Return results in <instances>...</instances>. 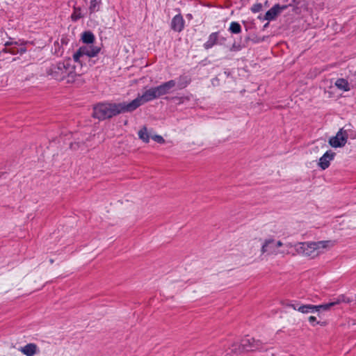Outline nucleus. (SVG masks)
Wrapping results in <instances>:
<instances>
[{"label": "nucleus", "instance_id": "1", "mask_svg": "<svg viewBox=\"0 0 356 356\" xmlns=\"http://www.w3.org/2000/svg\"><path fill=\"white\" fill-rule=\"evenodd\" d=\"M138 101L120 103H100L94 107L93 117L99 120L111 118L121 113H131L137 109Z\"/></svg>", "mask_w": 356, "mask_h": 356}, {"label": "nucleus", "instance_id": "2", "mask_svg": "<svg viewBox=\"0 0 356 356\" xmlns=\"http://www.w3.org/2000/svg\"><path fill=\"white\" fill-rule=\"evenodd\" d=\"M46 73L52 79L58 81L66 80L67 83H74L78 76L70 58L52 63L47 67Z\"/></svg>", "mask_w": 356, "mask_h": 356}, {"label": "nucleus", "instance_id": "3", "mask_svg": "<svg viewBox=\"0 0 356 356\" xmlns=\"http://www.w3.org/2000/svg\"><path fill=\"white\" fill-rule=\"evenodd\" d=\"M175 86L176 81L175 80H170L156 87L145 90L142 95L134 99V101H138L137 108L146 102L168 94L170 90Z\"/></svg>", "mask_w": 356, "mask_h": 356}, {"label": "nucleus", "instance_id": "4", "mask_svg": "<svg viewBox=\"0 0 356 356\" xmlns=\"http://www.w3.org/2000/svg\"><path fill=\"white\" fill-rule=\"evenodd\" d=\"M330 245H333V243L331 241H321L317 242L298 243L294 245V247L298 254L314 258L320 254L321 250L327 248Z\"/></svg>", "mask_w": 356, "mask_h": 356}, {"label": "nucleus", "instance_id": "5", "mask_svg": "<svg viewBox=\"0 0 356 356\" xmlns=\"http://www.w3.org/2000/svg\"><path fill=\"white\" fill-rule=\"evenodd\" d=\"M262 346L259 340H255L253 337H245L241 341L240 344L234 343L230 348L232 353H241L243 351H254L261 350Z\"/></svg>", "mask_w": 356, "mask_h": 356}, {"label": "nucleus", "instance_id": "6", "mask_svg": "<svg viewBox=\"0 0 356 356\" xmlns=\"http://www.w3.org/2000/svg\"><path fill=\"white\" fill-rule=\"evenodd\" d=\"M101 51V47L93 44L80 47L73 54L74 62L81 64L85 60L83 58H92L96 56Z\"/></svg>", "mask_w": 356, "mask_h": 356}, {"label": "nucleus", "instance_id": "7", "mask_svg": "<svg viewBox=\"0 0 356 356\" xmlns=\"http://www.w3.org/2000/svg\"><path fill=\"white\" fill-rule=\"evenodd\" d=\"M289 3L285 5L275 4L271 8H270L265 14L264 19L268 21H272L275 19L277 16L280 14L282 11L285 10L289 6H293V10L296 11L298 9V7H295L300 3V0H288Z\"/></svg>", "mask_w": 356, "mask_h": 356}, {"label": "nucleus", "instance_id": "8", "mask_svg": "<svg viewBox=\"0 0 356 356\" xmlns=\"http://www.w3.org/2000/svg\"><path fill=\"white\" fill-rule=\"evenodd\" d=\"M29 42L23 40H19L17 41H8L5 43V48L2 50V52L10 53L13 55L17 54H23L26 52L27 49L26 44H29Z\"/></svg>", "mask_w": 356, "mask_h": 356}, {"label": "nucleus", "instance_id": "9", "mask_svg": "<svg viewBox=\"0 0 356 356\" xmlns=\"http://www.w3.org/2000/svg\"><path fill=\"white\" fill-rule=\"evenodd\" d=\"M348 140V134L346 131H343L341 129L336 134L335 136H333L330 138L329 144L334 147H342L347 143Z\"/></svg>", "mask_w": 356, "mask_h": 356}, {"label": "nucleus", "instance_id": "10", "mask_svg": "<svg viewBox=\"0 0 356 356\" xmlns=\"http://www.w3.org/2000/svg\"><path fill=\"white\" fill-rule=\"evenodd\" d=\"M184 26L185 20L180 13L173 17L170 23V28L172 31L180 33L184 30Z\"/></svg>", "mask_w": 356, "mask_h": 356}, {"label": "nucleus", "instance_id": "11", "mask_svg": "<svg viewBox=\"0 0 356 356\" xmlns=\"http://www.w3.org/2000/svg\"><path fill=\"white\" fill-rule=\"evenodd\" d=\"M335 153L331 150L327 151L319 159L318 165L322 170L327 169L330 164V161L334 158Z\"/></svg>", "mask_w": 356, "mask_h": 356}, {"label": "nucleus", "instance_id": "12", "mask_svg": "<svg viewBox=\"0 0 356 356\" xmlns=\"http://www.w3.org/2000/svg\"><path fill=\"white\" fill-rule=\"evenodd\" d=\"M220 39V32H213L211 33L208 38L207 41L203 44L205 49H209L216 44H222V41H218Z\"/></svg>", "mask_w": 356, "mask_h": 356}, {"label": "nucleus", "instance_id": "13", "mask_svg": "<svg viewBox=\"0 0 356 356\" xmlns=\"http://www.w3.org/2000/svg\"><path fill=\"white\" fill-rule=\"evenodd\" d=\"M275 240L270 238L265 241L262 247H261V252L265 253L268 252L269 254H277L278 251L275 250Z\"/></svg>", "mask_w": 356, "mask_h": 356}, {"label": "nucleus", "instance_id": "14", "mask_svg": "<svg viewBox=\"0 0 356 356\" xmlns=\"http://www.w3.org/2000/svg\"><path fill=\"white\" fill-rule=\"evenodd\" d=\"M37 345L35 343H28L20 348V351L26 356H33L37 351Z\"/></svg>", "mask_w": 356, "mask_h": 356}, {"label": "nucleus", "instance_id": "15", "mask_svg": "<svg viewBox=\"0 0 356 356\" xmlns=\"http://www.w3.org/2000/svg\"><path fill=\"white\" fill-rule=\"evenodd\" d=\"M82 42L86 44H92L95 40L94 34L91 31H84L81 36Z\"/></svg>", "mask_w": 356, "mask_h": 356}, {"label": "nucleus", "instance_id": "16", "mask_svg": "<svg viewBox=\"0 0 356 356\" xmlns=\"http://www.w3.org/2000/svg\"><path fill=\"white\" fill-rule=\"evenodd\" d=\"M191 81V78L187 75H181L178 78L177 85L179 89L186 88Z\"/></svg>", "mask_w": 356, "mask_h": 356}, {"label": "nucleus", "instance_id": "17", "mask_svg": "<svg viewBox=\"0 0 356 356\" xmlns=\"http://www.w3.org/2000/svg\"><path fill=\"white\" fill-rule=\"evenodd\" d=\"M298 311L303 313V314H308V313H315L316 312V307H314V305H302L298 307Z\"/></svg>", "mask_w": 356, "mask_h": 356}, {"label": "nucleus", "instance_id": "18", "mask_svg": "<svg viewBox=\"0 0 356 356\" xmlns=\"http://www.w3.org/2000/svg\"><path fill=\"white\" fill-rule=\"evenodd\" d=\"M228 31L232 34H238L242 31V28L238 22H232Z\"/></svg>", "mask_w": 356, "mask_h": 356}, {"label": "nucleus", "instance_id": "19", "mask_svg": "<svg viewBox=\"0 0 356 356\" xmlns=\"http://www.w3.org/2000/svg\"><path fill=\"white\" fill-rule=\"evenodd\" d=\"M335 86L344 91L349 90L348 82L344 79H338L335 82Z\"/></svg>", "mask_w": 356, "mask_h": 356}, {"label": "nucleus", "instance_id": "20", "mask_svg": "<svg viewBox=\"0 0 356 356\" xmlns=\"http://www.w3.org/2000/svg\"><path fill=\"white\" fill-rule=\"evenodd\" d=\"M138 137L145 143H148L149 140V136L147 133V129L145 127L140 129L138 133Z\"/></svg>", "mask_w": 356, "mask_h": 356}, {"label": "nucleus", "instance_id": "21", "mask_svg": "<svg viewBox=\"0 0 356 356\" xmlns=\"http://www.w3.org/2000/svg\"><path fill=\"white\" fill-rule=\"evenodd\" d=\"M102 0H90L89 10L90 13H95L99 10Z\"/></svg>", "mask_w": 356, "mask_h": 356}, {"label": "nucleus", "instance_id": "22", "mask_svg": "<svg viewBox=\"0 0 356 356\" xmlns=\"http://www.w3.org/2000/svg\"><path fill=\"white\" fill-rule=\"evenodd\" d=\"M334 305H335V303H334V301H333V302H330L323 304V305H314V307H316V312H317L321 311V309L328 310L332 307H333Z\"/></svg>", "mask_w": 356, "mask_h": 356}, {"label": "nucleus", "instance_id": "23", "mask_svg": "<svg viewBox=\"0 0 356 356\" xmlns=\"http://www.w3.org/2000/svg\"><path fill=\"white\" fill-rule=\"evenodd\" d=\"M351 302V299L346 297L345 295H340L337 297L336 300L334 301V303H335V305L340 304L341 302H346L349 303Z\"/></svg>", "mask_w": 356, "mask_h": 356}, {"label": "nucleus", "instance_id": "24", "mask_svg": "<svg viewBox=\"0 0 356 356\" xmlns=\"http://www.w3.org/2000/svg\"><path fill=\"white\" fill-rule=\"evenodd\" d=\"M82 17L81 10L80 8H74V12L72 14L71 18L72 21H77Z\"/></svg>", "mask_w": 356, "mask_h": 356}, {"label": "nucleus", "instance_id": "25", "mask_svg": "<svg viewBox=\"0 0 356 356\" xmlns=\"http://www.w3.org/2000/svg\"><path fill=\"white\" fill-rule=\"evenodd\" d=\"M262 5L261 3H256L253 5V6L251 8V10L252 13H258L261 10Z\"/></svg>", "mask_w": 356, "mask_h": 356}, {"label": "nucleus", "instance_id": "26", "mask_svg": "<svg viewBox=\"0 0 356 356\" xmlns=\"http://www.w3.org/2000/svg\"><path fill=\"white\" fill-rule=\"evenodd\" d=\"M152 139L158 143L162 144L165 142L163 138L159 135H155L152 136Z\"/></svg>", "mask_w": 356, "mask_h": 356}, {"label": "nucleus", "instance_id": "27", "mask_svg": "<svg viewBox=\"0 0 356 356\" xmlns=\"http://www.w3.org/2000/svg\"><path fill=\"white\" fill-rule=\"evenodd\" d=\"M241 49H242V46L239 44H236V42H234L232 44V47L230 48V50L233 51H238Z\"/></svg>", "mask_w": 356, "mask_h": 356}, {"label": "nucleus", "instance_id": "28", "mask_svg": "<svg viewBox=\"0 0 356 356\" xmlns=\"http://www.w3.org/2000/svg\"><path fill=\"white\" fill-rule=\"evenodd\" d=\"M289 306L292 307L293 309L298 311V307L300 306V305L299 303H294V304H290Z\"/></svg>", "mask_w": 356, "mask_h": 356}, {"label": "nucleus", "instance_id": "29", "mask_svg": "<svg viewBox=\"0 0 356 356\" xmlns=\"http://www.w3.org/2000/svg\"><path fill=\"white\" fill-rule=\"evenodd\" d=\"M275 250L277 248H280L281 246L283 245V243L280 241H275Z\"/></svg>", "mask_w": 356, "mask_h": 356}, {"label": "nucleus", "instance_id": "30", "mask_svg": "<svg viewBox=\"0 0 356 356\" xmlns=\"http://www.w3.org/2000/svg\"><path fill=\"white\" fill-rule=\"evenodd\" d=\"M309 321L311 323H314L316 321V318L315 316H311L309 317Z\"/></svg>", "mask_w": 356, "mask_h": 356}, {"label": "nucleus", "instance_id": "31", "mask_svg": "<svg viewBox=\"0 0 356 356\" xmlns=\"http://www.w3.org/2000/svg\"><path fill=\"white\" fill-rule=\"evenodd\" d=\"M60 42H61V44H67V40L66 38H61L60 40Z\"/></svg>", "mask_w": 356, "mask_h": 356}, {"label": "nucleus", "instance_id": "32", "mask_svg": "<svg viewBox=\"0 0 356 356\" xmlns=\"http://www.w3.org/2000/svg\"><path fill=\"white\" fill-rule=\"evenodd\" d=\"M226 40V38L220 36V39L218 41H222L223 44L225 42Z\"/></svg>", "mask_w": 356, "mask_h": 356}, {"label": "nucleus", "instance_id": "33", "mask_svg": "<svg viewBox=\"0 0 356 356\" xmlns=\"http://www.w3.org/2000/svg\"><path fill=\"white\" fill-rule=\"evenodd\" d=\"M286 246L288 247V248H291L293 245L291 243H288V244H286Z\"/></svg>", "mask_w": 356, "mask_h": 356}, {"label": "nucleus", "instance_id": "34", "mask_svg": "<svg viewBox=\"0 0 356 356\" xmlns=\"http://www.w3.org/2000/svg\"><path fill=\"white\" fill-rule=\"evenodd\" d=\"M229 353H226L225 355H221V356H228V355H229Z\"/></svg>", "mask_w": 356, "mask_h": 356}]
</instances>
